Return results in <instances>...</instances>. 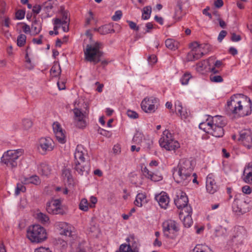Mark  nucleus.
Here are the masks:
<instances>
[{
	"label": "nucleus",
	"instance_id": "20",
	"mask_svg": "<svg viewBox=\"0 0 252 252\" xmlns=\"http://www.w3.org/2000/svg\"><path fill=\"white\" fill-rule=\"evenodd\" d=\"M87 154L86 150L81 145H78L74 153V162L89 161L85 159Z\"/></svg>",
	"mask_w": 252,
	"mask_h": 252
},
{
	"label": "nucleus",
	"instance_id": "35",
	"mask_svg": "<svg viewBox=\"0 0 252 252\" xmlns=\"http://www.w3.org/2000/svg\"><path fill=\"white\" fill-rule=\"evenodd\" d=\"M41 28V23L39 21L35 20L32 25V32L33 34H37L40 32Z\"/></svg>",
	"mask_w": 252,
	"mask_h": 252
},
{
	"label": "nucleus",
	"instance_id": "36",
	"mask_svg": "<svg viewBox=\"0 0 252 252\" xmlns=\"http://www.w3.org/2000/svg\"><path fill=\"white\" fill-rule=\"evenodd\" d=\"M166 47L170 50H175L178 48V42L173 39H167L165 41Z\"/></svg>",
	"mask_w": 252,
	"mask_h": 252
},
{
	"label": "nucleus",
	"instance_id": "7",
	"mask_svg": "<svg viewBox=\"0 0 252 252\" xmlns=\"http://www.w3.org/2000/svg\"><path fill=\"white\" fill-rule=\"evenodd\" d=\"M191 51L187 56V61L188 62L194 61L201 58L204 55L201 45L197 42L194 41L190 44Z\"/></svg>",
	"mask_w": 252,
	"mask_h": 252
},
{
	"label": "nucleus",
	"instance_id": "54",
	"mask_svg": "<svg viewBox=\"0 0 252 252\" xmlns=\"http://www.w3.org/2000/svg\"><path fill=\"white\" fill-rule=\"evenodd\" d=\"M53 23L54 25V31L58 30L61 26V19L59 18H56L53 19Z\"/></svg>",
	"mask_w": 252,
	"mask_h": 252
},
{
	"label": "nucleus",
	"instance_id": "34",
	"mask_svg": "<svg viewBox=\"0 0 252 252\" xmlns=\"http://www.w3.org/2000/svg\"><path fill=\"white\" fill-rule=\"evenodd\" d=\"M23 182L25 184H32L36 185L39 184L40 183L39 178L36 175L29 178H25Z\"/></svg>",
	"mask_w": 252,
	"mask_h": 252
},
{
	"label": "nucleus",
	"instance_id": "19",
	"mask_svg": "<svg viewBox=\"0 0 252 252\" xmlns=\"http://www.w3.org/2000/svg\"><path fill=\"white\" fill-rule=\"evenodd\" d=\"M145 177L154 182H158L162 179V176L159 172H154L145 167L142 170Z\"/></svg>",
	"mask_w": 252,
	"mask_h": 252
},
{
	"label": "nucleus",
	"instance_id": "38",
	"mask_svg": "<svg viewBox=\"0 0 252 252\" xmlns=\"http://www.w3.org/2000/svg\"><path fill=\"white\" fill-rule=\"evenodd\" d=\"M194 252H213L208 246L202 245H197L195 246Z\"/></svg>",
	"mask_w": 252,
	"mask_h": 252
},
{
	"label": "nucleus",
	"instance_id": "63",
	"mask_svg": "<svg viewBox=\"0 0 252 252\" xmlns=\"http://www.w3.org/2000/svg\"><path fill=\"white\" fill-rule=\"evenodd\" d=\"M227 32L224 30L221 31L218 36V40L219 42H221L224 37L226 35Z\"/></svg>",
	"mask_w": 252,
	"mask_h": 252
},
{
	"label": "nucleus",
	"instance_id": "45",
	"mask_svg": "<svg viewBox=\"0 0 252 252\" xmlns=\"http://www.w3.org/2000/svg\"><path fill=\"white\" fill-rule=\"evenodd\" d=\"M61 15L62 18L60 19H61L62 24L69 23L70 19L68 17V12L67 11H62Z\"/></svg>",
	"mask_w": 252,
	"mask_h": 252
},
{
	"label": "nucleus",
	"instance_id": "50",
	"mask_svg": "<svg viewBox=\"0 0 252 252\" xmlns=\"http://www.w3.org/2000/svg\"><path fill=\"white\" fill-rule=\"evenodd\" d=\"M178 9L176 10L174 17L175 19L180 20L183 16V14H182V6L180 3L178 4Z\"/></svg>",
	"mask_w": 252,
	"mask_h": 252
},
{
	"label": "nucleus",
	"instance_id": "1",
	"mask_svg": "<svg viewBox=\"0 0 252 252\" xmlns=\"http://www.w3.org/2000/svg\"><path fill=\"white\" fill-rule=\"evenodd\" d=\"M252 102L244 95H233L227 102V110L239 117H244L251 114Z\"/></svg>",
	"mask_w": 252,
	"mask_h": 252
},
{
	"label": "nucleus",
	"instance_id": "18",
	"mask_svg": "<svg viewBox=\"0 0 252 252\" xmlns=\"http://www.w3.org/2000/svg\"><path fill=\"white\" fill-rule=\"evenodd\" d=\"M189 202L188 196L185 192L180 191L177 193L176 198L174 199V203L178 209L185 207Z\"/></svg>",
	"mask_w": 252,
	"mask_h": 252
},
{
	"label": "nucleus",
	"instance_id": "33",
	"mask_svg": "<svg viewBox=\"0 0 252 252\" xmlns=\"http://www.w3.org/2000/svg\"><path fill=\"white\" fill-rule=\"evenodd\" d=\"M38 172L42 175L48 176L50 174L51 170L48 166L46 163H41L38 168Z\"/></svg>",
	"mask_w": 252,
	"mask_h": 252
},
{
	"label": "nucleus",
	"instance_id": "55",
	"mask_svg": "<svg viewBox=\"0 0 252 252\" xmlns=\"http://www.w3.org/2000/svg\"><path fill=\"white\" fill-rule=\"evenodd\" d=\"M53 129L55 134L57 133L58 132H60L62 131H63L60 124L56 122H54L53 124Z\"/></svg>",
	"mask_w": 252,
	"mask_h": 252
},
{
	"label": "nucleus",
	"instance_id": "8",
	"mask_svg": "<svg viewBox=\"0 0 252 252\" xmlns=\"http://www.w3.org/2000/svg\"><path fill=\"white\" fill-rule=\"evenodd\" d=\"M54 142L50 137H42L39 140L38 149L41 155H45L54 148Z\"/></svg>",
	"mask_w": 252,
	"mask_h": 252
},
{
	"label": "nucleus",
	"instance_id": "4",
	"mask_svg": "<svg viewBox=\"0 0 252 252\" xmlns=\"http://www.w3.org/2000/svg\"><path fill=\"white\" fill-rule=\"evenodd\" d=\"M102 47V44L100 42H96L93 45H87L86 49L84 51L85 58L87 61L93 62L96 64L100 61V57L103 53L100 51Z\"/></svg>",
	"mask_w": 252,
	"mask_h": 252
},
{
	"label": "nucleus",
	"instance_id": "22",
	"mask_svg": "<svg viewBox=\"0 0 252 252\" xmlns=\"http://www.w3.org/2000/svg\"><path fill=\"white\" fill-rule=\"evenodd\" d=\"M173 136L168 130H165L161 135V138L159 140V144L161 147H165L169 148L167 145V141H171L174 139Z\"/></svg>",
	"mask_w": 252,
	"mask_h": 252
},
{
	"label": "nucleus",
	"instance_id": "41",
	"mask_svg": "<svg viewBox=\"0 0 252 252\" xmlns=\"http://www.w3.org/2000/svg\"><path fill=\"white\" fill-rule=\"evenodd\" d=\"M152 7L150 6H145L143 8L142 18L143 20L148 19L151 15Z\"/></svg>",
	"mask_w": 252,
	"mask_h": 252
},
{
	"label": "nucleus",
	"instance_id": "23",
	"mask_svg": "<svg viewBox=\"0 0 252 252\" xmlns=\"http://www.w3.org/2000/svg\"><path fill=\"white\" fill-rule=\"evenodd\" d=\"M209 59H208L206 60H203L198 63L196 65V70L202 74H206L209 71Z\"/></svg>",
	"mask_w": 252,
	"mask_h": 252
},
{
	"label": "nucleus",
	"instance_id": "56",
	"mask_svg": "<svg viewBox=\"0 0 252 252\" xmlns=\"http://www.w3.org/2000/svg\"><path fill=\"white\" fill-rule=\"evenodd\" d=\"M25 15V11L23 10H18L15 13L16 19L18 20H22L24 18Z\"/></svg>",
	"mask_w": 252,
	"mask_h": 252
},
{
	"label": "nucleus",
	"instance_id": "64",
	"mask_svg": "<svg viewBox=\"0 0 252 252\" xmlns=\"http://www.w3.org/2000/svg\"><path fill=\"white\" fill-rule=\"evenodd\" d=\"M23 26L22 27V29L23 30V32L25 33H30L31 28H30V26H29L28 25H27L26 23H23Z\"/></svg>",
	"mask_w": 252,
	"mask_h": 252
},
{
	"label": "nucleus",
	"instance_id": "10",
	"mask_svg": "<svg viewBox=\"0 0 252 252\" xmlns=\"http://www.w3.org/2000/svg\"><path fill=\"white\" fill-rule=\"evenodd\" d=\"M239 142L248 149L252 148V131L245 129L239 132Z\"/></svg>",
	"mask_w": 252,
	"mask_h": 252
},
{
	"label": "nucleus",
	"instance_id": "12",
	"mask_svg": "<svg viewBox=\"0 0 252 252\" xmlns=\"http://www.w3.org/2000/svg\"><path fill=\"white\" fill-rule=\"evenodd\" d=\"M62 202L61 199L51 200L47 203V211L52 214H63V210L61 207Z\"/></svg>",
	"mask_w": 252,
	"mask_h": 252
},
{
	"label": "nucleus",
	"instance_id": "25",
	"mask_svg": "<svg viewBox=\"0 0 252 252\" xmlns=\"http://www.w3.org/2000/svg\"><path fill=\"white\" fill-rule=\"evenodd\" d=\"M209 118L212 126H225L226 125L224 119L222 116L217 115L214 117H209Z\"/></svg>",
	"mask_w": 252,
	"mask_h": 252
},
{
	"label": "nucleus",
	"instance_id": "40",
	"mask_svg": "<svg viewBox=\"0 0 252 252\" xmlns=\"http://www.w3.org/2000/svg\"><path fill=\"white\" fill-rule=\"evenodd\" d=\"M209 64L211 66L212 65L217 67V68H219L222 64V63L220 60L216 61L215 57H211L209 58Z\"/></svg>",
	"mask_w": 252,
	"mask_h": 252
},
{
	"label": "nucleus",
	"instance_id": "28",
	"mask_svg": "<svg viewBox=\"0 0 252 252\" xmlns=\"http://www.w3.org/2000/svg\"><path fill=\"white\" fill-rule=\"evenodd\" d=\"M32 125L33 122L30 119L24 118L22 120L21 127L24 132H29Z\"/></svg>",
	"mask_w": 252,
	"mask_h": 252
},
{
	"label": "nucleus",
	"instance_id": "6",
	"mask_svg": "<svg viewBox=\"0 0 252 252\" xmlns=\"http://www.w3.org/2000/svg\"><path fill=\"white\" fill-rule=\"evenodd\" d=\"M164 235L169 238L174 239L179 230L177 223L172 220H168L162 223Z\"/></svg>",
	"mask_w": 252,
	"mask_h": 252
},
{
	"label": "nucleus",
	"instance_id": "57",
	"mask_svg": "<svg viewBox=\"0 0 252 252\" xmlns=\"http://www.w3.org/2000/svg\"><path fill=\"white\" fill-rule=\"evenodd\" d=\"M158 59L155 55H151L148 58V61L150 64L153 65L157 62Z\"/></svg>",
	"mask_w": 252,
	"mask_h": 252
},
{
	"label": "nucleus",
	"instance_id": "61",
	"mask_svg": "<svg viewBox=\"0 0 252 252\" xmlns=\"http://www.w3.org/2000/svg\"><path fill=\"white\" fill-rule=\"evenodd\" d=\"M127 22L128 23V25L131 29L136 31H139V28L135 23L130 21H127Z\"/></svg>",
	"mask_w": 252,
	"mask_h": 252
},
{
	"label": "nucleus",
	"instance_id": "51",
	"mask_svg": "<svg viewBox=\"0 0 252 252\" xmlns=\"http://www.w3.org/2000/svg\"><path fill=\"white\" fill-rule=\"evenodd\" d=\"M210 79L211 82L215 83H220L223 81V79L221 76L214 74L210 75Z\"/></svg>",
	"mask_w": 252,
	"mask_h": 252
},
{
	"label": "nucleus",
	"instance_id": "30",
	"mask_svg": "<svg viewBox=\"0 0 252 252\" xmlns=\"http://www.w3.org/2000/svg\"><path fill=\"white\" fill-rule=\"evenodd\" d=\"M199 127L206 133L210 134V132L211 131L212 128H213L210 119L208 118L206 122L200 123L199 125Z\"/></svg>",
	"mask_w": 252,
	"mask_h": 252
},
{
	"label": "nucleus",
	"instance_id": "3",
	"mask_svg": "<svg viewBox=\"0 0 252 252\" xmlns=\"http://www.w3.org/2000/svg\"><path fill=\"white\" fill-rule=\"evenodd\" d=\"M27 236L32 243H40L47 238V234L43 227L39 224H34L29 226Z\"/></svg>",
	"mask_w": 252,
	"mask_h": 252
},
{
	"label": "nucleus",
	"instance_id": "59",
	"mask_svg": "<svg viewBox=\"0 0 252 252\" xmlns=\"http://www.w3.org/2000/svg\"><path fill=\"white\" fill-rule=\"evenodd\" d=\"M126 114L128 117L131 119H137L138 118V114L134 111L128 110Z\"/></svg>",
	"mask_w": 252,
	"mask_h": 252
},
{
	"label": "nucleus",
	"instance_id": "16",
	"mask_svg": "<svg viewBox=\"0 0 252 252\" xmlns=\"http://www.w3.org/2000/svg\"><path fill=\"white\" fill-rule=\"evenodd\" d=\"M90 167L89 161L74 162V169L80 175H88L90 170Z\"/></svg>",
	"mask_w": 252,
	"mask_h": 252
},
{
	"label": "nucleus",
	"instance_id": "11",
	"mask_svg": "<svg viewBox=\"0 0 252 252\" xmlns=\"http://www.w3.org/2000/svg\"><path fill=\"white\" fill-rule=\"evenodd\" d=\"M56 226L62 235L72 238L76 235L74 227L68 223L58 222L56 223Z\"/></svg>",
	"mask_w": 252,
	"mask_h": 252
},
{
	"label": "nucleus",
	"instance_id": "9",
	"mask_svg": "<svg viewBox=\"0 0 252 252\" xmlns=\"http://www.w3.org/2000/svg\"><path fill=\"white\" fill-rule=\"evenodd\" d=\"M74 115L75 123L77 127L79 128H84L87 126L86 117L88 115V112H83L81 109L75 108L73 110Z\"/></svg>",
	"mask_w": 252,
	"mask_h": 252
},
{
	"label": "nucleus",
	"instance_id": "37",
	"mask_svg": "<svg viewBox=\"0 0 252 252\" xmlns=\"http://www.w3.org/2000/svg\"><path fill=\"white\" fill-rule=\"evenodd\" d=\"M61 69L58 63H55L50 69V73L53 77H57L60 75Z\"/></svg>",
	"mask_w": 252,
	"mask_h": 252
},
{
	"label": "nucleus",
	"instance_id": "49",
	"mask_svg": "<svg viewBox=\"0 0 252 252\" xmlns=\"http://www.w3.org/2000/svg\"><path fill=\"white\" fill-rule=\"evenodd\" d=\"M191 78V75L189 73H185L180 79L182 85H186L189 83V81Z\"/></svg>",
	"mask_w": 252,
	"mask_h": 252
},
{
	"label": "nucleus",
	"instance_id": "21",
	"mask_svg": "<svg viewBox=\"0 0 252 252\" xmlns=\"http://www.w3.org/2000/svg\"><path fill=\"white\" fill-rule=\"evenodd\" d=\"M155 198L161 208L163 209L167 208L169 203V198L166 192H161L160 193L156 195Z\"/></svg>",
	"mask_w": 252,
	"mask_h": 252
},
{
	"label": "nucleus",
	"instance_id": "48",
	"mask_svg": "<svg viewBox=\"0 0 252 252\" xmlns=\"http://www.w3.org/2000/svg\"><path fill=\"white\" fill-rule=\"evenodd\" d=\"M57 140L60 143L63 144L65 142V136L63 131L55 134Z\"/></svg>",
	"mask_w": 252,
	"mask_h": 252
},
{
	"label": "nucleus",
	"instance_id": "27",
	"mask_svg": "<svg viewBox=\"0 0 252 252\" xmlns=\"http://www.w3.org/2000/svg\"><path fill=\"white\" fill-rule=\"evenodd\" d=\"M224 126H212V130L210 134L216 137H222L224 133L223 128Z\"/></svg>",
	"mask_w": 252,
	"mask_h": 252
},
{
	"label": "nucleus",
	"instance_id": "14",
	"mask_svg": "<svg viewBox=\"0 0 252 252\" xmlns=\"http://www.w3.org/2000/svg\"><path fill=\"white\" fill-rule=\"evenodd\" d=\"M234 212L238 215L246 213L248 211V204L242 199L235 198L232 205Z\"/></svg>",
	"mask_w": 252,
	"mask_h": 252
},
{
	"label": "nucleus",
	"instance_id": "17",
	"mask_svg": "<svg viewBox=\"0 0 252 252\" xmlns=\"http://www.w3.org/2000/svg\"><path fill=\"white\" fill-rule=\"evenodd\" d=\"M206 188L207 192L210 194H214L219 189V186L213 178V175L211 174H209L207 177Z\"/></svg>",
	"mask_w": 252,
	"mask_h": 252
},
{
	"label": "nucleus",
	"instance_id": "29",
	"mask_svg": "<svg viewBox=\"0 0 252 252\" xmlns=\"http://www.w3.org/2000/svg\"><path fill=\"white\" fill-rule=\"evenodd\" d=\"M167 145L169 148H167L166 146L161 147L167 151H175L180 148V146L179 143L174 139L171 141H167Z\"/></svg>",
	"mask_w": 252,
	"mask_h": 252
},
{
	"label": "nucleus",
	"instance_id": "44",
	"mask_svg": "<svg viewBox=\"0 0 252 252\" xmlns=\"http://www.w3.org/2000/svg\"><path fill=\"white\" fill-rule=\"evenodd\" d=\"M120 252H138L135 250H133L129 245L122 244L119 248Z\"/></svg>",
	"mask_w": 252,
	"mask_h": 252
},
{
	"label": "nucleus",
	"instance_id": "2",
	"mask_svg": "<svg viewBox=\"0 0 252 252\" xmlns=\"http://www.w3.org/2000/svg\"><path fill=\"white\" fill-rule=\"evenodd\" d=\"M194 168L192 160L183 158L180 160L177 169L173 173V178L177 183L186 186L191 180V173Z\"/></svg>",
	"mask_w": 252,
	"mask_h": 252
},
{
	"label": "nucleus",
	"instance_id": "62",
	"mask_svg": "<svg viewBox=\"0 0 252 252\" xmlns=\"http://www.w3.org/2000/svg\"><path fill=\"white\" fill-rule=\"evenodd\" d=\"M242 192L246 194H250L252 192V188L247 185L244 186L242 188Z\"/></svg>",
	"mask_w": 252,
	"mask_h": 252
},
{
	"label": "nucleus",
	"instance_id": "5",
	"mask_svg": "<svg viewBox=\"0 0 252 252\" xmlns=\"http://www.w3.org/2000/svg\"><path fill=\"white\" fill-rule=\"evenodd\" d=\"M23 154L22 150H8L4 152L1 158V162L11 169L17 166V160Z\"/></svg>",
	"mask_w": 252,
	"mask_h": 252
},
{
	"label": "nucleus",
	"instance_id": "53",
	"mask_svg": "<svg viewBox=\"0 0 252 252\" xmlns=\"http://www.w3.org/2000/svg\"><path fill=\"white\" fill-rule=\"evenodd\" d=\"M26 187L21 184H17L15 189V194L16 195H18L21 192H24L26 191Z\"/></svg>",
	"mask_w": 252,
	"mask_h": 252
},
{
	"label": "nucleus",
	"instance_id": "26",
	"mask_svg": "<svg viewBox=\"0 0 252 252\" xmlns=\"http://www.w3.org/2000/svg\"><path fill=\"white\" fill-rule=\"evenodd\" d=\"M62 176L64 180H66L69 185L73 186L74 181L71 174V171L69 169L63 168L62 171Z\"/></svg>",
	"mask_w": 252,
	"mask_h": 252
},
{
	"label": "nucleus",
	"instance_id": "47",
	"mask_svg": "<svg viewBox=\"0 0 252 252\" xmlns=\"http://www.w3.org/2000/svg\"><path fill=\"white\" fill-rule=\"evenodd\" d=\"M26 36L24 34H21L17 37V45L19 47L23 46L26 41Z\"/></svg>",
	"mask_w": 252,
	"mask_h": 252
},
{
	"label": "nucleus",
	"instance_id": "31",
	"mask_svg": "<svg viewBox=\"0 0 252 252\" xmlns=\"http://www.w3.org/2000/svg\"><path fill=\"white\" fill-rule=\"evenodd\" d=\"M181 209L179 213V217L180 220H182V218L185 216L191 215L192 214V208L188 204L180 208Z\"/></svg>",
	"mask_w": 252,
	"mask_h": 252
},
{
	"label": "nucleus",
	"instance_id": "43",
	"mask_svg": "<svg viewBox=\"0 0 252 252\" xmlns=\"http://www.w3.org/2000/svg\"><path fill=\"white\" fill-rule=\"evenodd\" d=\"M145 199V195L143 193H138L134 201V204L138 207L142 206V201Z\"/></svg>",
	"mask_w": 252,
	"mask_h": 252
},
{
	"label": "nucleus",
	"instance_id": "15",
	"mask_svg": "<svg viewBox=\"0 0 252 252\" xmlns=\"http://www.w3.org/2000/svg\"><path fill=\"white\" fill-rule=\"evenodd\" d=\"M90 167L89 161L74 162V169L80 175H88L90 170Z\"/></svg>",
	"mask_w": 252,
	"mask_h": 252
},
{
	"label": "nucleus",
	"instance_id": "42",
	"mask_svg": "<svg viewBox=\"0 0 252 252\" xmlns=\"http://www.w3.org/2000/svg\"><path fill=\"white\" fill-rule=\"evenodd\" d=\"M191 216H185L183 217L182 220H181L185 227H189L192 224L193 221Z\"/></svg>",
	"mask_w": 252,
	"mask_h": 252
},
{
	"label": "nucleus",
	"instance_id": "58",
	"mask_svg": "<svg viewBox=\"0 0 252 252\" xmlns=\"http://www.w3.org/2000/svg\"><path fill=\"white\" fill-rule=\"evenodd\" d=\"M122 16V12L120 10L116 11L115 14L112 16V19L114 21H117L119 20Z\"/></svg>",
	"mask_w": 252,
	"mask_h": 252
},
{
	"label": "nucleus",
	"instance_id": "24",
	"mask_svg": "<svg viewBox=\"0 0 252 252\" xmlns=\"http://www.w3.org/2000/svg\"><path fill=\"white\" fill-rule=\"evenodd\" d=\"M243 175L245 176L243 181L248 184L252 182V163H249L245 168Z\"/></svg>",
	"mask_w": 252,
	"mask_h": 252
},
{
	"label": "nucleus",
	"instance_id": "13",
	"mask_svg": "<svg viewBox=\"0 0 252 252\" xmlns=\"http://www.w3.org/2000/svg\"><path fill=\"white\" fill-rule=\"evenodd\" d=\"M157 101L158 99L154 97L145 98L141 103L142 109L146 113L154 112L157 109L155 104Z\"/></svg>",
	"mask_w": 252,
	"mask_h": 252
},
{
	"label": "nucleus",
	"instance_id": "39",
	"mask_svg": "<svg viewBox=\"0 0 252 252\" xmlns=\"http://www.w3.org/2000/svg\"><path fill=\"white\" fill-rule=\"evenodd\" d=\"M37 219L42 224H46L49 222V218L48 216L42 213H38L37 214Z\"/></svg>",
	"mask_w": 252,
	"mask_h": 252
},
{
	"label": "nucleus",
	"instance_id": "32",
	"mask_svg": "<svg viewBox=\"0 0 252 252\" xmlns=\"http://www.w3.org/2000/svg\"><path fill=\"white\" fill-rule=\"evenodd\" d=\"M96 30L101 34H106L115 32V30L111 28V26L108 25L102 26Z\"/></svg>",
	"mask_w": 252,
	"mask_h": 252
},
{
	"label": "nucleus",
	"instance_id": "46",
	"mask_svg": "<svg viewBox=\"0 0 252 252\" xmlns=\"http://www.w3.org/2000/svg\"><path fill=\"white\" fill-rule=\"evenodd\" d=\"M89 203L88 200L86 198H83L79 204V209L84 211L88 210Z\"/></svg>",
	"mask_w": 252,
	"mask_h": 252
},
{
	"label": "nucleus",
	"instance_id": "52",
	"mask_svg": "<svg viewBox=\"0 0 252 252\" xmlns=\"http://www.w3.org/2000/svg\"><path fill=\"white\" fill-rule=\"evenodd\" d=\"M143 135L140 133H136L133 138L132 141L135 144H140L142 142Z\"/></svg>",
	"mask_w": 252,
	"mask_h": 252
},
{
	"label": "nucleus",
	"instance_id": "60",
	"mask_svg": "<svg viewBox=\"0 0 252 252\" xmlns=\"http://www.w3.org/2000/svg\"><path fill=\"white\" fill-rule=\"evenodd\" d=\"M145 148L150 149L152 145H153V141L150 139H145L143 142Z\"/></svg>",
	"mask_w": 252,
	"mask_h": 252
}]
</instances>
